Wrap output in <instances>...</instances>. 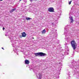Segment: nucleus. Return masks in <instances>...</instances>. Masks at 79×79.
Instances as JSON below:
<instances>
[{
    "mask_svg": "<svg viewBox=\"0 0 79 79\" xmlns=\"http://www.w3.org/2000/svg\"><path fill=\"white\" fill-rule=\"evenodd\" d=\"M69 66L72 69L74 73H77L78 69H79V60L76 62L73 60V62H70Z\"/></svg>",
    "mask_w": 79,
    "mask_h": 79,
    "instance_id": "obj_1",
    "label": "nucleus"
},
{
    "mask_svg": "<svg viewBox=\"0 0 79 79\" xmlns=\"http://www.w3.org/2000/svg\"><path fill=\"white\" fill-rule=\"evenodd\" d=\"M68 27H69V25H68L66 27H65L64 29L65 30V31L64 33V34L65 35L66 39H68V35L69 36H71V35H72V34H73V32H70V31H69V28Z\"/></svg>",
    "mask_w": 79,
    "mask_h": 79,
    "instance_id": "obj_2",
    "label": "nucleus"
},
{
    "mask_svg": "<svg viewBox=\"0 0 79 79\" xmlns=\"http://www.w3.org/2000/svg\"><path fill=\"white\" fill-rule=\"evenodd\" d=\"M71 45L72 48L73 49V50H75L76 48V46H77V44L76 43V41L74 40H73L71 42Z\"/></svg>",
    "mask_w": 79,
    "mask_h": 79,
    "instance_id": "obj_3",
    "label": "nucleus"
},
{
    "mask_svg": "<svg viewBox=\"0 0 79 79\" xmlns=\"http://www.w3.org/2000/svg\"><path fill=\"white\" fill-rule=\"evenodd\" d=\"M34 55L36 56H44L46 55V54L44 53L43 52H38L34 53Z\"/></svg>",
    "mask_w": 79,
    "mask_h": 79,
    "instance_id": "obj_4",
    "label": "nucleus"
},
{
    "mask_svg": "<svg viewBox=\"0 0 79 79\" xmlns=\"http://www.w3.org/2000/svg\"><path fill=\"white\" fill-rule=\"evenodd\" d=\"M12 45L13 46V47H14V48H13V50L14 51V52H15V53H16V54H17V55H18V52L19 51V50L17 49L16 48H15V47L14 46V44L12 43Z\"/></svg>",
    "mask_w": 79,
    "mask_h": 79,
    "instance_id": "obj_5",
    "label": "nucleus"
},
{
    "mask_svg": "<svg viewBox=\"0 0 79 79\" xmlns=\"http://www.w3.org/2000/svg\"><path fill=\"white\" fill-rule=\"evenodd\" d=\"M53 21L54 22H52V23H50V24L51 25H52L53 26H55L56 24L57 23V20H55L54 19H53Z\"/></svg>",
    "mask_w": 79,
    "mask_h": 79,
    "instance_id": "obj_6",
    "label": "nucleus"
},
{
    "mask_svg": "<svg viewBox=\"0 0 79 79\" xmlns=\"http://www.w3.org/2000/svg\"><path fill=\"white\" fill-rule=\"evenodd\" d=\"M54 10V8H53V7H49L48 9V10L49 12H51L52 13L55 11Z\"/></svg>",
    "mask_w": 79,
    "mask_h": 79,
    "instance_id": "obj_7",
    "label": "nucleus"
},
{
    "mask_svg": "<svg viewBox=\"0 0 79 79\" xmlns=\"http://www.w3.org/2000/svg\"><path fill=\"white\" fill-rule=\"evenodd\" d=\"M69 23H73L74 22V20H73V17L71 16H69Z\"/></svg>",
    "mask_w": 79,
    "mask_h": 79,
    "instance_id": "obj_8",
    "label": "nucleus"
},
{
    "mask_svg": "<svg viewBox=\"0 0 79 79\" xmlns=\"http://www.w3.org/2000/svg\"><path fill=\"white\" fill-rule=\"evenodd\" d=\"M65 48L66 52L65 54H67V55H68V52H69V48H68V46H65Z\"/></svg>",
    "mask_w": 79,
    "mask_h": 79,
    "instance_id": "obj_9",
    "label": "nucleus"
},
{
    "mask_svg": "<svg viewBox=\"0 0 79 79\" xmlns=\"http://www.w3.org/2000/svg\"><path fill=\"white\" fill-rule=\"evenodd\" d=\"M36 76L38 79H41V78H42V73H39V77H38V76H37V75Z\"/></svg>",
    "mask_w": 79,
    "mask_h": 79,
    "instance_id": "obj_10",
    "label": "nucleus"
},
{
    "mask_svg": "<svg viewBox=\"0 0 79 79\" xmlns=\"http://www.w3.org/2000/svg\"><path fill=\"white\" fill-rule=\"evenodd\" d=\"M21 34L22 35V37H26V33H25V32L22 33Z\"/></svg>",
    "mask_w": 79,
    "mask_h": 79,
    "instance_id": "obj_11",
    "label": "nucleus"
},
{
    "mask_svg": "<svg viewBox=\"0 0 79 79\" xmlns=\"http://www.w3.org/2000/svg\"><path fill=\"white\" fill-rule=\"evenodd\" d=\"M25 63L26 64H29V61L28 60H26L25 61Z\"/></svg>",
    "mask_w": 79,
    "mask_h": 79,
    "instance_id": "obj_12",
    "label": "nucleus"
},
{
    "mask_svg": "<svg viewBox=\"0 0 79 79\" xmlns=\"http://www.w3.org/2000/svg\"><path fill=\"white\" fill-rule=\"evenodd\" d=\"M15 10H16V8L12 9L10 11V12L11 13H13V12L14 11H15Z\"/></svg>",
    "mask_w": 79,
    "mask_h": 79,
    "instance_id": "obj_13",
    "label": "nucleus"
},
{
    "mask_svg": "<svg viewBox=\"0 0 79 79\" xmlns=\"http://www.w3.org/2000/svg\"><path fill=\"white\" fill-rule=\"evenodd\" d=\"M42 34H45V32H46V30L45 29H44L43 31H41Z\"/></svg>",
    "mask_w": 79,
    "mask_h": 79,
    "instance_id": "obj_14",
    "label": "nucleus"
},
{
    "mask_svg": "<svg viewBox=\"0 0 79 79\" xmlns=\"http://www.w3.org/2000/svg\"><path fill=\"white\" fill-rule=\"evenodd\" d=\"M61 10H60L58 11V15H61Z\"/></svg>",
    "mask_w": 79,
    "mask_h": 79,
    "instance_id": "obj_15",
    "label": "nucleus"
},
{
    "mask_svg": "<svg viewBox=\"0 0 79 79\" xmlns=\"http://www.w3.org/2000/svg\"><path fill=\"white\" fill-rule=\"evenodd\" d=\"M33 72H34V73H37V70H35V68H34V69H33Z\"/></svg>",
    "mask_w": 79,
    "mask_h": 79,
    "instance_id": "obj_16",
    "label": "nucleus"
},
{
    "mask_svg": "<svg viewBox=\"0 0 79 79\" xmlns=\"http://www.w3.org/2000/svg\"><path fill=\"white\" fill-rule=\"evenodd\" d=\"M26 19L28 21V20H30L31 19H32V18H30L29 17H27L26 18Z\"/></svg>",
    "mask_w": 79,
    "mask_h": 79,
    "instance_id": "obj_17",
    "label": "nucleus"
},
{
    "mask_svg": "<svg viewBox=\"0 0 79 79\" xmlns=\"http://www.w3.org/2000/svg\"><path fill=\"white\" fill-rule=\"evenodd\" d=\"M54 31H56V30H52V31H51V34H55V32H54Z\"/></svg>",
    "mask_w": 79,
    "mask_h": 79,
    "instance_id": "obj_18",
    "label": "nucleus"
},
{
    "mask_svg": "<svg viewBox=\"0 0 79 79\" xmlns=\"http://www.w3.org/2000/svg\"><path fill=\"white\" fill-rule=\"evenodd\" d=\"M73 15V12H71L70 11V12L69 13V16H71V15Z\"/></svg>",
    "mask_w": 79,
    "mask_h": 79,
    "instance_id": "obj_19",
    "label": "nucleus"
},
{
    "mask_svg": "<svg viewBox=\"0 0 79 79\" xmlns=\"http://www.w3.org/2000/svg\"><path fill=\"white\" fill-rule=\"evenodd\" d=\"M10 39L11 40L10 41L11 42H13V38H12L11 37H10Z\"/></svg>",
    "mask_w": 79,
    "mask_h": 79,
    "instance_id": "obj_20",
    "label": "nucleus"
},
{
    "mask_svg": "<svg viewBox=\"0 0 79 79\" xmlns=\"http://www.w3.org/2000/svg\"><path fill=\"white\" fill-rule=\"evenodd\" d=\"M71 2H72V1H71L70 2H69V5H70V4H71Z\"/></svg>",
    "mask_w": 79,
    "mask_h": 79,
    "instance_id": "obj_21",
    "label": "nucleus"
},
{
    "mask_svg": "<svg viewBox=\"0 0 79 79\" xmlns=\"http://www.w3.org/2000/svg\"><path fill=\"white\" fill-rule=\"evenodd\" d=\"M68 75H69H69H70V72H69V73H68Z\"/></svg>",
    "mask_w": 79,
    "mask_h": 79,
    "instance_id": "obj_22",
    "label": "nucleus"
},
{
    "mask_svg": "<svg viewBox=\"0 0 79 79\" xmlns=\"http://www.w3.org/2000/svg\"><path fill=\"white\" fill-rule=\"evenodd\" d=\"M74 31L75 32H77V30H75Z\"/></svg>",
    "mask_w": 79,
    "mask_h": 79,
    "instance_id": "obj_23",
    "label": "nucleus"
},
{
    "mask_svg": "<svg viewBox=\"0 0 79 79\" xmlns=\"http://www.w3.org/2000/svg\"><path fill=\"white\" fill-rule=\"evenodd\" d=\"M5 28H4V27H3V30H4V29H5Z\"/></svg>",
    "mask_w": 79,
    "mask_h": 79,
    "instance_id": "obj_24",
    "label": "nucleus"
},
{
    "mask_svg": "<svg viewBox=\"0 0 79 79\" xmlns=\"http://www.w3.org/2000/svg\"><path fill=\"white\" fill-rule=\"evenodd\" d=\"M21 0H19V3H20V2H21Z\"/></svg>",
    "mask_w": 79,
    "mask_h": 79,
    "instance_id": "obj_25",
    "label": "nucleus"
},
{
    "mask_svg": "<svg viewBox=\"0 0 79 79\" xmlns=\"http://www.w3.org/2000/svg\"><path fill=\"white\" fill-rule=\"evenodd\" d=\"M33 0H30V2H32Z\"/></svg>",
    "mask_w": 79,
    "mask_h": 79,
    "instance_id": "obj_26",
    "label": "nucleus"
},
{
    "mask_svg": "<svg viewBox=\"0 0 79 79\" xmlns=\"http://www.w3.org/2000/svg\"><path fill=\"white\" fill-rule=\"evenodd\" d=\"M2 48V49H3V50H4V48Z\"/></svg>",
    "mask_w": 79,
    "mask_h": 79,
    "instance_id": "obj_27",
    "label": "nucleus"
},
{
    "mask_svg": "<svg viewBox=\"0 0 79 79\" xmlns=\"http://www.w3.org/2000/svg\"><path fill=\"white\" fill-rule=\"evenodd\" d=\"M61 62L59 63V64H61Z\"/></svg>",
    "mask_w": 79,
    "mask_h": 79,
    "instance_id": "obj_28",
    "label": "nucleus"
},
{
    "mask_svg": "<svg viewBox=\"0 0 79 79\" xmlns=\"http://www.w3.org/2000/svg\"><path fill=\"white\" fill-rule=\"evenodd\" d=\"M0 0V1H2V0Z\"/></svg>",
    "mask_w": 79,
    "mask_h": 79,
    "instance_id": "obj_29",
    "label": "nucleus"
},
{
    "mask_svg": "<svg viewBox=\"0 0 79 79\" xmlns=\"http://www.w3.org/2000/svg\"><path fill=\"white\" fill-rule=\"evenodd\" d=\"M31 69H32V68H31Z\"/></svg>",
    "mask_w": 79,
    "mask_h": 79,
    "instance_id": "obj_30",
    "label": "nucleus"
},
{
    "mask_svg": "<svg viewBox=\"0 0 79 79\" xmlns=\"http://www.w3.org/2000/svg\"><path fill=\"white\" fill-rule=\"evenodd\" d=\"M6 36V35H5Z\"/></svg>",
    "mask_w": 79,
    "mask_h": 79,
    "instance_id": "obj_31",
    "label": "nucleus"
},
{
    "mask_svg": "<svg viewBox=\"0 0 79 79\" xmlns=\"http://www.w3.org/2000/svg\"><path fill=\"white\" fill-rule=\"evenodd\" d=\"M74 51H73V53H74Z\"/></svg>",
    "mask_w": 79,
    "mask_h": 79,
    "instance_id": "obj_32",
    "label": "nucleus"
},
{
    "mask_svg": "<svg viewBox=\"0 0 79 79\" xmlns=\"http://www.w3.org/2000/svg\"><path fill=\"white\" fill-rule=\"evenodd\" d=\"M78 24H79V23H78Z\"/></svg>",
    "mask_w": 79,
    "mask_h": 79,
    "instance_id": "obj_33",
    "label": "nucleus"
}]
</instances>
